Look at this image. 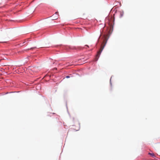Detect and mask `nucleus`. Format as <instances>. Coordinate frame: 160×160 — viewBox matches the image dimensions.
<instances>
[{
    "label": "nucleus",
    "mask_w": 160,
    "mask_h": 160,
    "mask_svg": "<svg viewBox=\"0 0 160 160\" xmlns=\"http://www.w3.org/2000/svg\"><path fill=\"white\" fill-rule=\"evenodd\" d=\"M107 41L105 39H104L103 42L101 44V48L99 51H98L97 52V53L96 55V57L97 58V59L96 61L98 60V58L99 57L100 55L101 52H102V50H103L105 46L106 43H107Z\"/></svg>",
    "instance_id": "obj_1"
},
{
    "label": "nucleus",
    "mask_w": 160,
    "mask_h": 160,
    "mask_svg": "<svg viewBox=\"0 0 160 160\" xmlns=\"http://www.w3.org/2000/svg\"><path fill=\"white\" fill-rule=\"evenodd\" d=\"M58 14V12H56L55 13V15H53L52 16V20H56V19H57V18H58V17H56V18H53V17H54L55 15H57V14Z\"/></svg>",
    "instance_id": "obj_2"
},
{
    "label": "nucleus",
    "mask_w": 160,
    "mask_h": 160,
    "mask_svg": "<svg viewBox=\"0 0 160 160\" xmlns=\"http://www.w3.org/2000/svg\"><path fill=\"white\" fill-rule=\"evenodd\" d=\"M148 154H149V155H150L151 156V157H152V158H154V157H156L155 155H154V154L153 153H151L150 152H149L148 153Z\"/></svg>",
    "instance_id": "obj_3"
},
{
    "label": "nucleus",
    "mask_w": 160,
    "mask_h": 160,
    "mask_svg": "<svg viewBox=\"0 0 160 160\" xmlns=\"http://www.w3.org/2000/svg\"><path fill=\"white\" fill-rule=\"evenodd\" d=\"M35 48H36V47L32 48H31L29 49H33Z\"/></svg>",
    "instance_id": "obj_4"
},
{
    "label": "nucleus",
    "mask_w": 160,
    "mask_h": 160,
    "mask_svg": "<svg viewBox=\"0 0 160 160\" xmlns=\"http://www.w3.org/2000/svg\"><path fill=\"white\" fill-rule=\"evenodd\" d=\"M69 77H69V76H67L66 77V78H69Z\"/></svg>",
    "instance_id": "obj_5"
},
{
    "label": "nucleus",
    "mask_w": 160,
    "mask_h": 160,
    "mask_svg": "<svg viewBox=\"0 0 160 160\" xmlns=\"http://www.w3.org/2000/svg\"><path fill=\"white\" fill-rule=\"evenodd\" d=\"M85 46H86L88 47V46L87 45H86Z\"/></svg>",
    "instance_id": "obj_6"
}]
</instances>
